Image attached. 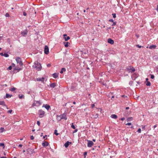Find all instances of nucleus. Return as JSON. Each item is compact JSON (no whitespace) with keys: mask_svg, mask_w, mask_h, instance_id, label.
Here are the masks:
<instances>
[{"mask_svg":"<svg viewBox=\"0 0 158 158\" xmlns=\"http://www.w3.org/2000/svg\"><path fill=\"white\" fill-rule=\"evenodd\" d=\"M57 131L56 130H55L54 131V134L56 135H59V133L57 132Z\"/></svg>","mask_w":158,"mask_h":158,"instance_id":"30","label":"nucleus"},{"mask_svg":"<svg viewBox=\"0 0 158 158\" xmlns=\"http://www.w3.org/2000/svg\"><path fill=\"white\" fill-rule=\"evenodd\" d=\"M108 42L111 44H113L114 43V41L111 39L109 38L108 39Z\"/></svg>","mask_w":158,"mask_h":158,"instance_id":"12","label":"nucleus"},{"mask_svg":"<svg viewBox=\"0 0 158 158\" xmlns=\"http://www.w3.org/2000/svg\"><path fill=\"white\" fill-rule=\"evenodd\" d=\"M63 36L64 38V40L65 41H67L70 39L69 36H67V35L66 34H64Z\"/></svg>","mask_w":158,"mask_h":158,"instance_id":"10","label":"nucleus"},{"mask_svg":"<svg viewBox=\"0 0 158 158\" xmlns=\"http://www.w3.org/2000/svg\"><path fill=\"white\" fill-rule=\"evenodd\" d=\"M66 70L64 68H62L60 71V73H62L64 72Z\"/></svg>","mask_w":158,"mask_h":158,"instance_id":"24","label":"nucleus"},{"mask_svg":"<svg viewBox=\"0 0 158 158\" xmlns=\"http://www.w3.org/2000/svg\"><path fill=\"white\" fill-rule=\"evenodd\" d=\"M33 67L35 69L38 71H40L42 69V66L41 64L39 63L38 61H35L33 65Z\"/></svg>","mask_w":158,"mask_h":158,"instance_id":"1","label":"nucleus"},{"mask_svg":"<svg viewBox=\"0 0 158 158\" xmlns=\"http://www.w3.org/2000/svg\"><path fill=\"white\" fill-rule=\"evenodd\" d=\"M127 69L129 72L133 73L135 71V69L133 67L130 66L127 68Z\"/></svg>","mask_w":158,"mask_h":158,"instance_id":"4","label":"nucleus"},{"mask_svg":"<svg viewBox=\"0 0 158 158\" xmlns=\"http://www.w3.org/2000/svg\"><path fill=\"white\" fill-rule=\"evenodd\" d=\"M3 56L6 57H8L9 56V55L7 53H4L3 54Z\"/></svg>","mask_w":158,"mask_h":158,"instance_id":"33","label":"nucleus"},{"mask_svg":"<svg viewBox=\"0 0 158 158\" xmlns=\"http://www.w3.org/2000/svg\"><path fill=\"white\" fill-rule=\"evenodd\" d=\"M0 105H2L4 106H5L7 109H8L6 105L5 102L3 101H0Z\"/></svg>","mask_w":158,"mask_h":158,"instance_id":"15","label":"nucleus"},{"mask_svg":"<svg viewBox=\"0 0 158 158\" xmlns=\"http://www.w3.org/2000/svg\"><path fill=\"white\" fill-rule=\"evenodd\" d=\"M12 112V110H10L8 111V112L11 113Z\"/></svg>","mask_w":158,"mask_h":158,"instance_id":"46","label":"nucleus"},{"mask_svg":"<svg viewBox=\"0 0 158 158\" xmlns=\"http://www.w3.org/2000/svg\"><path fill=\"white\" fill-rule=\"evenodd\" d=\"M44 52L46 54H48L49 53V48L48 47L47 45L45 46Z\"/></svg>","mask_w":158,"mask_h":158,"instance_id":"6","label":"nucleus"},{"mask_svg":"<svg viewBox=\"0 0 158 158\" xmlns=\"http://www.w3.org/2000/svg\"><path fill=\"white\" fill-rule=\"evenodd\" d=\"M95 105L94 104L92 105V107L93 108L94 106Z\"/></svg>","mask_w":158,"mask_h":158,"instance_id":"57","label":"nucleus"},{"mask_svg":"<svg viewBox=\"0 0 158 158\" xmlns=\"http://www.w3.org/2000/svg\"><path fill=\"white\" fill-rule=\"evenodd\" d=\"M1 158H7V157H0Z\"/></svg>","mask_w":158,"mask_h":158,"instance_id":"62","label":"nucleus"},{"mask_svg":"<svg viewBox=\"0 0 158 158\" xmlns=\"http://www.w3.org/2000/svg\"><path fill=\"white\" fill-rule=\"evenodd\" d=\"M69 44H70L68 42H64V46L65 47H67L69 46Z\"/></svg>","mask_w":158,"mask_h":158,"instance_id":"20","label":"nucleus"},{"mask_svg":"<svg viewBox=\"0 0 158 158\" xmlns=\"http://www.w3.org/2000/svg\"><path fill=\"white\" fill-rule=\"evenodd\" d=\"M28 33V31L27 30L22 32L21 34L24 36H26Z\"/></svg>","mask_w":158,"mask_h":158,"instance_id":"8","label":"nucleus"},{"mask_svg":"<svg viewBox=\"0 0 158 158\" xmlns=\"http://www.w3.org/2000/svg\"><path fill=\"white\" fill-rule=\"evenodd\" d=\"M156 46L155 45H151L149 47V48L150 49H155L156 48Z\"/></svg>","mask_w":158,"mask_h":158,"instance_id":"19","label":"nucleus"},{"mask_svg":"<svg viewBox=\"0 0 158 158\" xmlns=\"http://www.w3.org/2000/svg\"><path fill=\"white\" fill-rule=\"evenodd\" d=\"M56 86V84L54 83H52L50 85V86L51 87L54 88Z\"/></svg>","mask_w":158,"mask_h":158,"instance_id":"22","label":"nucleus"},{"mask_svg":"<svg viewBox=\"0 0 158 158\" xmlns=\"http://www.w3.org/2000/svg\"><path fill=\"white\" fill-rule=\"evenodd\" d=\"M19 147H22V145L20 144L19 145Z\"/></svg>","mask_w":158,"mask_h":158,"instance_id":"54","label":"nucleus"},{"mask_svg":"<svg viewBox=\"0 0 158 158\" xmlns=\"http://www.w3.org/2000/svg\"><path fill=\"white\" fill-rule=\"evenodd\" d=\"M110 117L113 118L114 119H116L117 118V116L115 114H113L111 115Z\"/></svg>","mask_w":158,"mask_h":158,"instance_id":"18","label":"nucleus"},{"mask_svg":"<svg viewBox=\"0 0 158 158\" xmlns=\"http://www.w3.org/2000/svg\"><path fill=\"white\" fill-rule=\"evenodd\" d=\"M109 21L110 22H113V20L112 19H110L109 20Z\"/></svg>","mask_w":158,"mask_h":158,"instance_id":"55","label":"nucleus"},{"mask_svg":"<svg viewBox=\"0 0 158 158\" xmlns=\"http://www.w3.org/2000/svg\"><path fill=\"white\" fill-rule=\"evenodd\" d=\"M51 66V64H48L47 65V66L48 67H50V66Z\"/></svg>","mask_w":158,"mask_h":158,"instance_id":"51","label":"nucleus"},{"mask_svg":"<svg viewBox=\"0 0 158 158\" xmlns=\"http://www.w3.org/2000/svg\"><path fill=\"white\" fill-rule=\"evenodd\" d=\"M23 96V95L22 94L21 95H19V98L20 99H22Z\"/></svg>","mask_w":158,"mask_h":158,"instance_id":"34","label":"nucleus"},{"mask_svg":"<svg viewBox=\"0 0 158 158\" xmlns=\"http://www.w3.org/2000/svg\"><path fill=\"white\" fill-rule=\"evenodd\" d=\"M46 136H47V135H45V136H43V138H44V139H45V137H46Z\"/></svg>","mask_w":158,"mask_h":158,"instance_id":"63","label":"nucleus"},{"mask_svg":"<svg viewBox=\"0 0 158 158\" xmlns=\"http://www.w3.org/2000/svg\"><path fill=\"white\" fill-rule=\"evenodd\" d=\"M112 15L114 18H115L116 17V15L115 14H113Z\"/></svg>","mask_w":158,"mask_h":158,"instance_id":"39","label":"nucleus"},{"mask_svg":"<svg viewBox=\"0 0 158 158\" xmlns=\"http://www.w3.org/2000/svg\"><path fill=\"white\" fill-rule=\"evenodd\" d=\"M72 124L71 125V127L73 129H75V126L73 125V123H72Z\"/></svg>","mask_w":158,"mask_h":158,"instance_id":"35","label":"nucleus"},{"mask_svg":"<svg viewBox=\"0 0 158 158\" xmlns=\"http://www.w3.org/2000/svg\"><path fill=\"white\" fill-rule=\"evenodd\" d=\"M23 15L24 16H26L27 15V14H26V13L25 12H23Z\"/></svg>","mask_w":158,"mask_h":158,"instance_id":"49","label":"nucleus"},{"mask_svg":"<svg viewBox=\"0 0 158 158\" xmlns=\"http://www.w3.org/2000/svg\"><path fill=\"white\" fill-rule=\"evenodd\" d=\"M52 76L54 78H56L58 77V74L56 73H54L52 74Z\"/></svg>","mask_w":158,"mask_h":158,"instance_id":"21","label":"nucleus"},{"mask_svg":"<svg viewBox=\"0 0 158 158\" xmlns=\"http://www.w3.org/2000/svg\"><path fill=\"white\" fill-rule=\"evenodd\" d=\"M88 141L87 146L88 147H91L94 144V143L92 141L90 140H88Z\"/></svg>","mask_w":158,"mask_h":158,"instance_id":"7","label":"nucleus"},{"mask_svg":"<svg viewBox=\"0 0 158 158\" xmlns=\"http://www.w3.org/2000/svg\"><path fill=\"white\" fill-rule=\"evenodd\" d=\"M146 84L148 86H150L151 85V83L149 81H147Z\"/></svg>","mask_w":158,"mask_h":158,"instance_id":"28","label":"nucleus"},{"mask_svg":"<svg viewBox=\"0 0 158 158\" xmlns=\"http://www.w3.org/2000/svg\"><path fill=\"white\" fill-rule=\"evenodd\" d=\"M142 128L143 129V130H145V126H142Z\"/></svg>","mask_w":158,"mask_h":158,"instance_id":"47","label":"nucleus"},{"mask_svg":"<svg viewBox=\"0 0 158 158\" xmlns=\"http://www.w3.org/2000/svg\"><path fill=\"white\" fill-rule=\"evenodd\" d=\"M37 124L38 126L40 125V123L39 121H37Z\"/></svg>","mask_w":158,"mask_h":158,"instance_id":"42","label":"nucleus"},{"mask_svg":"<svg viewBox=\"0 0 158 158\" xmlns=\"http://www.w3.org/2000/svg\"><path fill=\"white\" fill-rule=\"evenodd\" d=\"M57 120H59V121H60L61 119V118L60 115L57 116Z\"/></svg>","mask_w":158,"mask_h":158,"instance_id":"29","label":"nucleus"},{"mask_svg":"<svg viewBox=\"0 0 158 158\" xmlns=\"http://www.w3.org/2000/svg\"><path fill=\"white\" fill-rule=\"evenodd\" d=\"M61 119H67V118L66 116V115L65 114H63L60 115Z\"/></svg>","mask_w":158,"mask_h":158,"instance_id":"11","label":"nucleus"},{"mask_svg":"<svg viewBox=\"0 0 158 158\" xmlns=\"http://www.w3.org/2000/svg\"><path fill=\"white\" fill-rule=\"evenodd\" d=\"M42 145L45 147H46L47 146H48L49 145L48 143L46 141H44L42 144Z\"/></svg>","mask_w":158,"mask_h":158,"instance_id":"9","label":"nucleus"},{"mask_svg":"<svg viewBox=\"0 0 158 158\" xmlns=\"http://www.w3.org/2000/svg\"><path fill=\"white\" fill-rule=\"evenodd\" d=\"M77 129H75L73 133L76 132L77 131Z\"/></svg>","mask_w":158,"mask_h":158,"instance_id":"53","label":"nucleus"},{"mask_svg":"<svg viewBox=\"0 0 158 158\" xmlns=\"http://www.w3.org/2000/svg\"><path fill=\"white\" fill-rule=\"evenodd\" d=\"M71 143H72L71 142H69V141H67L64 144V146H65V147L66 148H67L68 147V146H69V144H71Z\"/></svg>","mask_w":158,"mask_h":158,"instance_id":"17","label":"nucleus"},{"mask_svg":"<svg viewBox=\"0 0 158 158\" xmlns=\"http://www.w3.org/2000/svg\"><path fill=\"white\" fill-rule=\"evenodd\" d=\"M11 96H12V95H10L8 94H6V98H10Z\"/></svg>","mask_w":158,"mask_h":158,"instance_id":"25","label":"nucleus"},{"mask_svg":"<svg viewBox=\"0 0 158 158\" xmlns=\"http://www.w3.org/2000/svg\"><path fill=\"white\" fill-rule=\"evenodd\" d=\"M30 139L31 140H33L34 139V137L33 136H31L30 137Z\"/></svg>","mask_w":158,"mask_h":158,"instance_id":"43","label":"nucleus"},{"mask_svg":"<svg viewBox=\"0 0 158 158\" xmlns=\"http://www.w3.org/2000/svg\"><path fill=\"white\" fill-rule=\"evenodd\" d=\"M3 53H0V55L2 56H3Z\"/></svg>","mask_w":158,"mask_h":158,"instance_id":"59","label":"nucleus"},{"mask_svg":"<svg viewBox=\"0 0 158 158\" xmlns=\"http://www.w3.org/2000/svg\"><path fill=\"white\" fill-rule=\"evenodd\" d=\"M129 109V107H127L126 108V109H127V110L128 109Z\"/></svg>","mask_w":158,"mask_h":158,"instance_id":"61","label":"nucleus"},{"mask_svg":"<svg viewBox=\"0 0 158 158\" xmlns=\"http://www.w3.org/2000/svg\"><path fill=\"white\" fill-rule=\"evenodd\" d=\"M42 107H44L48 110L50 108V106H49L47 104H46V105L44 104L43 105V106Z\"/></svg>","mask_w":158,"mask_h":158,"instance_id":"14","label":"nucleus"},{"mask_svg":"<svg viewBox=\"0 0 158 158\" xmlns=\"http://www.w3.org/2000/svg\"><path fill=\"white\" fill-rule=\"evenodd\" d=\"M27 151L28 152H29L30 151H31V149H27Z\"/></svg>","mask_w":158,"mask_h":158,"instance_id":"50","label":"nucleus"},{"mask_svg":"<svg viewBox=\"0 0 158 158\" xmlns=\"http://www.w3.org/2000/svg\"><path fill=\"white\" fill-rule=\"evenodd\" d=\"M136 37L137 38H138L139 37V35H137V34L136 35Z\"/></svg>","mask_w":158,"mask_h":158,"instance_id":"56","label":"nucleus"},{"mask_svg":"<svg viewBox=\"0 0 158 158\" xmlns=\"http://www.w3.org/2000/svg\"><path fill=\"white\" fill-rule=\"evenodd\" d=\"M133 119V118L132 117L129 118L127 119V121L128 122L131 121Z\"/></svg>","mask_w":158,"mask_h":158,"instance_id":"26","label":"nucleus"},{"mask_svg":"<svg viewBox=\"0 0 158 158\" xmlns=\"http://www.w3.org/2000/svg\"><path fill=\"white\" fill-rule=\"evenodd\" d=\"M12 66H10L8 68V70H10L11 69H12Z\"/></svg>","mask_w":158,"mask_h":158,"instance_id":"38","label":"nucleus"},{"mask_svg":"<svg viewBox=\"0 0 158 158\" xmlns=\"http://www.w3.org/2000/svg\"><path fill=\"white\" fill-rule=\"evenodd\" d=\"M15 64H14V63H12L11 64V66H12V67H15Z\"/></svg>","mask_w":158,"mask_h":158,"instance_id":"40","label":"nucleus"},{"mask_svg":"<svg viewBox=\"0 0 158 158\" xmlns=\"http://www.w3.org/2000/svg\"><path fill=\"white\" fill-rule=\"evenodd\" d=\"M156 127V125H154V128Z\"/></svg>","mask_w":158,"mask_h":158,"instance_id":"64","label":"nucleus"},{"mask_svg":"<svg viewBox=\"0 0 158 158\" xmlns=\"http://www.w3.org/2000/svg\"><path fill=\"white\" fill-rule=\"evenodd\" d=\"M93 116L95 118H97L98 117V114H95L93 115Z\"/></svg>","mask_w":158,"mask_h":158,"instance_id":"27","label":"nucleus"},{"mask_svg":"<svg viewBox=\"0 0 158 158\" xmlns=\"http://www.w3.org/2000/svg\"><path fill=\"white\" fill-rule=\"evenodd\" d=\"M16 89L15 88H11L10 89V90L11 91H14Z\"/></svg>","mask_w":158,"mask_h":158,"instance_id":"32","label":"nucleus"},{"mask_svg":"<svg viewBox=\"0 0 158 158\" xmlns=\"http://www.w3.org/2000/svg\"><path fill=\"white\" fill-rule=\"evenodd\" d=\"M125 119V118L123 117L121 118V120L122 121H123Z\"/></svg>","mask_w":158,"mask_h":158,"instance_id":"52","label":"nucleus"},{"mask_svg":"<svg viewBox=\"0 0 158 158\" xmlns=\"http://www.w3.org/2000/svg\"><path fill=\"white\" fill-rule=\"evenodd\" d=\"M16 60L18 65H19L20 66H22L23 65V63L22 61L21 60V59L19 57H17L16 58Z\"/></svg>","mask_w":158,"mask_h":158,"instance_id":"2","label":"nucleus"},{"mask_svg":"<svg viewBox=\"0 0 158 158\" xmlns=\"http://www.w3.org/2000/svg\"><path fill=\"white\" fill-rule=\"evenodd\" d=\"M156 10L158 11V5L157 6Z\"/></svg>","mask_w":158,"mask_h":158,"instance_id":"60","label":"nucleus"},{"mask_svg":"<svg viewBox=\"0 0 158 158\" xmlns=\"http://www.w3.org/2000/svg\"><path fill=\"white\" fill-rule=\"evenodd\" d=\"M116 22H113V24H112V26H113L115 25L116 24Z\"/></svg>","mask_w":158,"mask_h":158,"instance_id":"45","label":"nucleus"},{"mask_svg":"<svg viewBox=\"0 0 158 158\" xmlns=\"http://www.w3.org/2000/svg\"><path fill=\"white\" fill-rule=\"evenodd\" d=\"M5 16L6 17H9V14L7 13H6L5 15Z\"/></svg>","mask_w":158,"mask_h":158,"instance_id":"37","label":"nucleus"},{"mask_svg":"<svg viewBox=\"0 0 158 158\" xmlns=\"http://www.w3.org/2000/svg\"><path fill=\"white\" fill-rule=\"evenodd\" d=\"M0 130H1V132H3L4 131V129L3 127H1L0 128Z\"/></svg>","mask_w":158,"mask_h":158,"instance_id":"31","label":"nucleus"},{"mask_svg":"<svg viewBox=\"0 0 158 158\" xmlns=\"http://www.w3.org/2000/svg\"><path fill=\"white\" fill-rule=\"evenodd\" d=\"M44 114V112L42 110H40L39 111V115L40 118H42L43 117Z\"/></svg>","mask_w":158,"mask_h":158,"instance_id":"5","label":"nucleus"},{"mask_svg":"<svg viewBox=\"0 0 158 158\" xmlns=\"http://www.w3.org/2000/svg\"><path fill=\"white\" fill-rule=\"evenodd\" d=\"M84 155L85 156L87 154V152H84Z\"/></svg>","mask_w":158,"mask_h":158,"instance_id":"58","label":"nucleus"},{"mask_svg":"<svg viewBox=\"0 0 158 158\" xmlns=\"http://www.w3.org/2000/svg\"><path fill=\"white\" fill-rule=\"evenodd\" d=\"M42 102L40 101H34V103L32 104V106H40L42 103Z\"/></svg>","mask_w":158,"mask_h":158,"instance_id":"3","label":"nucleus"},{"mask_svg":"<svg viewBox=\"0 0 158 158\" xmlns=\"http://www.w3.org/2000/svg\"><path fill=\"white\" fill-rule=\"evenodd\" d=\"M136 46L139 48H141V46L139 45H136Z\"/></svg>","mask_w":158,"mask_h":158,"instance_id":"48","label":"nucleus"},{"mask_svg":"<svg viewBox=\"0 0 158 158\" xmlns=\"http://www.w3.org/2000/svg\"><path fill=\"white\" fill-rule=\"evenodd\" d=\"M131 123H127L126 124V125H127L130 126V125H131Z\"/></svg>","mask_w":158,"mask_h":158,"instance_id":"41","label":"nucleus"},{"mask_svg":"<svg viewBox=\"0 0 158 158\" xmlns=\"http://www.w3.org/2000/svg\"><path fill=\"white\" fill-rule=\"evenodd\" d=\"M22 69L21 68L16 67L14 68V70L15 71L17 70V72H19V71L22 70Z\"/></svg>","mask_w":158,"mask_h":158,"instance_id":"16","label":"nucleus"},{"mask_svg":"<svg viewBox=\"0 0 158 158\" xmlns=\"http://www.w3.org/2000/svg\"><path fill=\"white\" fill-rule=\"evenodd\" d=\"M137 132H139V133H140L141 132V129L140 128H139L138 129Z\"/></svg>","mask_w":158,"mask_h":158,"instance_id":"36","label":"nucleus"},{"mask_svg":"<svg viewBox=\"0 0 158 158\" xmlns=\"http://www.w3.org/2000/svg\"><path fill=\"white\" fill-rule=\"evenodd\" d=\"M44 79H45L44 77L38 78L37 79V81H41L42 82H44Z\"/></svg>","mask_w":158,"mask_h":158,"instance_id":"13","label":"nucleus"},{"mask_svg":"<svg viewBox=\"0 0 158 158\" xmlns=\"http://www.w3.org/2000/svg\"><path fill=\"white\" fill-rule=\"evenodd\" d=\"M151 78L152 79H153L154 78V76L153 75H151Z\"/></svg>","mask_w":158,"mask_h":158,"instance_id":"44","label":"nucleus"},{"mask_svg":"<svg viewBox=\"0 0 158 158\" xmlns=\"http://www.w3.org/2000/svg\"><path fill=\"white\" fill-rule=\"evenodd\" d=\"M0 147H2L3 149H4L5 148L4 144L3 143H0Z\"/></svg>","mask_w":158,"mask_h":158,"instance_id":"23","label":"nucleus"}]
</instances>
